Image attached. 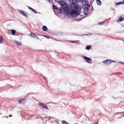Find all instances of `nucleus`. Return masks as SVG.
I'll use <instances>...</instances> for the list:
<instances>
[{"label":"nucleus","instance_id":"obj_1","mask_svg":"<svg viewBox=\"0 0 124 124\" xmlns=\"http://www.w3.org/2000/svg\"><path fill=\"white\" fill-rule=\"evenodd\" d=\"M68 2V4H70V8L68 6H65L63 8L64 11L67 14H70L72 17H77L78 16V11H79V7L78 5L74 2V0H65ZM70 9L71 11H70Z\"/></svg>","mask_w":124,"mask_h":124},{"label":"nucleus","instance_id":"obj_2","mask_svg":"<svg viewBox=\"0 0 124 124\" xmlns=\"http://www.w3.org/2000/svg\"><path fill=\"white\" fill-rule=\"evenodd\" d=\"M112 62H116V61H111L110 60H107L103 62V63L105 64V65H109V64H111Z\"/></svg>","mask_w":124,"mask_h":124},{"label":"nucleus","instance_id":"obj_3","mask_svg":"<svg viewBox=\"0 0 124 124\" xmlns=\"http://www.w3.org/2000/svg\"><path fill=\"white\" fill-rule=\"evenodd\" d=\"M83 58L87 63H93V60H92V59L86 56H83Z\"/></svg>","mask_w":124,"mask_h":124},{"label":"nucleus","instance_id":"obj_4","mask_svg":"<svg viewBox=\"0 0 124 124\" xmlns=\"http://www.w3.org/2000/svg\"><path fill=\"white\" fill-rule=\"evenodd\" d=\"M38 105L40 106H42L43 108H44V109H46V110H49V108L47 106V105L43 103H39L38 104Z\"/></svg>","mask_w":124,"mask_h":124},{"label":"nucleus","instance_id":"obj_5","mask_svg":"<svg viewBox=\"0 0 124 124\" xmlns=\"http://www.w3.org/2000/svg\"><path fill=\"white\" fill-rule=\"evenodd\" d=\"M18 11L25 17H28V15H27V13L25 12V11L20 10H18Z\"/></svg>","mask_w":124,"mask_h":124},{"label":"nucleus","instance_id":"obj_6","mask_svg":"<svg viewBox=\"0 0 124 124\" xmlns=\"http://www.w3.org/2000/svg\"><path fill=\"white\" fill-rule=\"evenodd\" d=\"M89 9L88 8V7H85L83 9V13H84V14H85V15H87V14H89Z\"/></svg>","mask_w":124,"mask_h":124},{"label":"nucleus","instance_id":"obj_7","mask_svg":"<svg viewBox=\"0 0 124 124\" xmlns=\"http://www.w3.org/2000/svg\"><path fill=\"white\" fill-rule=\"evenodd\" d=\"M25 100V99H21L18 100V103L19 104H25V103L26 102Z\"/></svg>","mask_w":124,"mask_h":124},{"label":"nucleus","instance_id":"obj_8","mask_svg":"<svg viewBox=\"0 0 124 124\" xmlns=\"http://www.w3.org/2000/svg\"><path fill=\"white\" fill-rule=\"evenodd\" d=\"M53 9L55 10H59V11H62V9H60L58 8V7L55 5H53Z\"/></svg>","mask_w":124,"mask_h":124},{"label":"nucleus","instance_id":"obj_9","mask_svg":"<svg viewBox=\"0 0 124 124\" xmlns=\"http://www.w3.org/2000/svg\"><path fill=\"white\" fill-rule=\"evenodd\" d=\"M30 36L32 37V38H35V37H37V35L35 34V33H31L30 35Z\"/></svg>","mask_w":124,"mask_h":124},{"label":"nucleus","instance_id":"obj_10","mask_svg":"<svg viewBox=\"0 0 124 124\" xmlns=\"http://www.w3.org/2000/svg\"><path fill=\"white\" fill-rule=\"evenodd\" d=\"M121 4H124V0H123V1H120L117 3H116L115 5L117 6V5H120Z\"/></svg>","mask_w":124,"mask_h":124},{"label":"nucleus","instance_id":"obj_11","mask_svg":"<svg viewBox=\"0 0 124 124\" xmlns=\"http://www.w3.org/2000/svg\"><path fill=\"white\" fill-rule=\"evenodd\" d=\"M47 30L48 28H47V27L46 26H43V31H47Z\"/></svg>","mask_w":124,"mask_h":124},{"label":"nucleus","instance_id":"obj_12","mask_svg":"<svg viewBox=\"0 0 124 124\" xmlns=\"http://www.w3.org/2000/svg\"><path fill=\"white\" fill-rule=\"evenodd\" d=\"M15 43L16 45H18V46H21L22 45V43H21V42H19L17 41H15Z\"/></svg>","mask_w":124,"mask_h":124},{"label":"nucleus","instance_id":"obj_13","mask_svg":"<svg viewBox=\"0 0 124 124\" xmlns=\"http://www.w3.org/2000/svg\"><path fill=\"white\" fill-rule=\"evenodd\" d=\"M124 20V17H120L119 19L117 20V22H123Z\"/></svg>","mask_w":124,"mask_h":124},{"label":"nucleus","instance_id":"obj_14","mask_svg":"<svg viewBox=\"0 0 124 124\" xmlns=\"http://www.w3.org/2000/svg\"><path fill=\"white\" fill-rule=\"evenodd\" d=\"M96 2L98 5H101V1L100 0H96Z\"/></svg>","mask_w":124,"mask_h":124},{"label":"nucleus","instance_id":"obj_15","mask_svg":"<svg viewBox=\"0 0 124 124\" xmlns=\"http://www.w3.org/2000/svg\"><path fill=\"white\" fill-rule=\"evenodd\" d=\"M91 48H92V46H87L86 47V50H91Z\"/></svg>","mask_w":124,"mask_h":124},{"label":"nucleus","instance_id":"obj_16","mask_svg":"<svg viewBox=\"0 0 124 124\" xmlns=\"http://www.w3.org/2000/svg\"><path fill=\"white\" fill-rule=\"evenodd\" d=\"M1 43H3V40H2V36H0V44H1Z\"/></svg>","mask_w":124,"mask_h":124},{"label":"nucleus","instance_id":"obj_17","mask_svg":"<svg viewBox=\"0 0 124 124\" xmlns=\"http://www.w3.org/2000/svg\"><path fill=\"white\" fill-rule=\"evenodd\" d=\"M15 33H16V31L14 30H12V34L13 35H15Z\"/></svg>","mask_w":124,"mask_h":124},{"label":"nucleus","instance_id":"obj_18","mask_svg":"<svg viewBox=\"0 0 124 124\" xmlns=\"http://www.w3.org/2000/svg\"><path fill=\"white\" fill-rule=\"evenodd\" d=\"M104 22L105 21H103V22H99L98 23L99 26H101V25H103V24L104 23Z\"/></svg>","mask_w":124,"mask_h":124},{"label":"nucleus","instance_id":"obj_19","mask_svg":"<svg viewBox=\"0 0 124 124\" xmlns=\"http://www.w3.org/2000/svg\"><path fill=\"white\" fill-rule=\"evenodd\" d=\"M62 124H69L68 123L66 122L65 121H62Z\"/></svg>","mask_w":124,"mask_h":124},{"label":"nucleus","instance_id":"obj_20","mask_svg":"<svg viewBox=\"0 0 124 124\" xmlns=\"http://www.w3.org/2000/svg\"><path fill=\"white\" fill-rule=\"evenodd\" d=\"M71 43H75V42H79V41H71Z\"/></svg>","mask_w":124,"mask_h":124},{"label":"nucleus","instance_id":"obj_21","mask_svg":"<svg viewBox=\"0 0 124 124\" xmlns=\"http://www.w3.org/2000/svg\"><path fill=\"white\" fill-rule=\"evenodd\" d=\"M32 11H33V12L34 13H35V14H36L37 13V12L35 10H34L33 9V10H32Z\"/></svg>","mask_w":124,"mask_h":124},{"label":"nucleus","instance_id":"obj_22","mask_svg":"<svg viewBox=\"0 0 124 124\" xmlns=\"http://www.w3.org/2000/svg\"><path fill=\"white\" fill-rule=\"evenodd\" d=\"M76 41H78V42H75V43H76L77 44H81V43H80V41L78 40Z\"/></svg>","mask_w":124,"mask_h":124},{"label":"nucleus","instance_id":"obj_23","mask_svg":"<svg viewBox=\"0 0 124 124\" xmlns=\"http://www.w3.org/2000/svg\"><path fill=\"white\" fill-rule=\"evenodd\" d=\"M28 8H29V9H30V10L32 11V10L33 9L32 8H31V7H30V6H28Z\"/></svg>","mask_w":124,"mask_h":124},{"label":"nucleus","instance_id":"obj_24","mask_svg":"<svg viewBox=\"0 0 124 124\" xmlns=\"http://www.w3.org/2000/svg\"><path fill=\"white\" fill-rule=\"evenodd\" d=\"M45 37L46 38H47L48 39H50V37L47 36H45Z\"/></svg>","mask_w":124,"mask_h":124},{"label":"nucleus","instance_id":"obj_25","mask_svg":"<svg viewBox=\"0 0 124 124\" xmlns=\"http://www.w3.org/2000/svg\"><path fill=\"white\" fill-rule=\"evenodd\" d=\"M47 0L48 1L49 3H51V0Z\"/></svg>","mask_w":124,"mask_h":124},{"label":"nucleus","instance_id":"obj_26","mask_svg":"<svg viewBox=\"0 0 124 124\" xmlns=\"http://www.w3.org/2000/svg\"><path fill=\"white\" fill-rule=\"evenodd\" d=\"M75 1H76L77 2H78V1H80V0H75Z\"/></svg>","mask_w":124,"mask_h":124},{"label":"nucleus","instance_id":"obj_27","mask_svg":"<svg viewBox=\"0 0 124 124\" xmlns=\"http://www.w3.org/2000/svg\"><path fill=\"white\" fill-rule=\"evenodd\" d=\"M35 38H37V39H39V38H38V36H37V37H35Z\"/></svg>","mask_w":124,"mask_h":124},{"label":"nucleus","instance_id":"obj_28","mask_svg":"<svg viewBox=\"0 0 124 124\" xmlns=\"http://www.w3.org/2000/svg\"><path fill=\"white\" fill-rule=\"evenodd\" d=\"M35 38H37V39H39V38H38V36H37V37H35Z\"/></svg>","mask_w":124,"mask_h":124},{"label":"nucleus","instance_id":"obj_29","mask_svg":"<svg viewBox=\"0 0 124 124\" xmlns=\"http://www.w3.org/2000/svg\"><path fill=\"white\" fill-rule=\"evenodd\" d=\"M43 36H44V37H45V36H46V35H43Z\"/></svg>","mask_w":124,"mask_h":124},{"label":"nucleus","instance_id":"obj_30","mask_svg":"<svg viewBox=\"0 0 124 124\" xmlns=\"http://www.w3.org/2000/svg\"><path fill=\"white\" fill-rule=\"evenodd\" d=\"M9 117H12V115H9Z\"/></svg>","mask_w":124,"mask_h":124},{"label":"nucleus","instance_id":"obj_31","mask_svg":"<svg viewBox=\"0 0 124 124\" xmlns=\"http://www.w3.org/2000/svg\"><path fill=\"white\" fill-rule=\"evenodd\" d=\"M121 62V63H123V64H124V62Z\"/></svg>","mask_w":124,"mask_h":124},{"label":"nucleus","instance_id":"obj_32","mask_svg":"<svg viewBox=\"0 0 124 124\" xmlns=\"http://www.w3.org/2000/svg\"><path fill=\"white\" fill-rule=\"evenodd\" d=\"M88 7H90V5H88Z\"/></svg>","mask_w":124,"mask_h":124},{"label":"nucleus","instance_id":"obj_33","mask_svg":"<svg viewBox=\"0 0 124 124\" xmlns=\"http://www.w3.org/2000/svg\"><path fill=\"white\" fill-rule=\"evenodd\" d=\"M85 35H88V34H85Z\"/></svg>","mask_w":124,"mask_h":124},{"label":"nucleus","instance_id":"obj_34","mask_svg":"<svg viewBox=\"0 0 124 124\" xmlns=\"http://www.w3.org/2000/svg\"><path fill=\"white\" fill-rule=\"evenodd\" d=\"M39 14H40V13H38Z\"/></svg>","mask_w":124,"mask_h":124}]
</instances>
